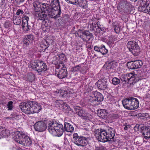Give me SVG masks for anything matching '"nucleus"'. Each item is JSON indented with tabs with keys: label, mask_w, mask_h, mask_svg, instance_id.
Here are the masks:
<instances>
[{
	"label": "nucleus",
	"mask_w": 150,
	"mask_h": 150,
	"mask_svg": "<svg viewBox=\"0 0 150 150\" xmlns=\"http://www.w3.org/2000/svg\"><path fill=\"white\" fill-rule=\"evenodd\" d=\"M19 107L23 112L27 114L38 113L42 109L40 104L37 102L31 101L21 103Z\"/></svg>",
	"instance_id": "f257e3e1"
},
{
	"label": "nucleus",
	"mask_w": 150,
	"mask_h": 150,
	"mask_svg": "<svg viewBox=\"0 0 150 150\" xmlns=\"http://www.w3.org/2000/svg\"><path fill=\"white\" fill-rule=\"evenodd\" d=\"M47 124L49 132L53 135L60 137L63 134L64 128L62 124L50 120L47 121Z\"/></svg>",
	"instance_id": "f03ea898"
},
{
	"label": "nucleus",
	"mask_w": 150,
	"mask_h": 150,
	"mask_svg": "<svg viewBox=\"0 0 150 150\" xmlns=\"http://www.w3.org/2000/svg\"><path fill=\"white\" fill-rule=\"evenodd\" d=\"M15 141L23 146H29L32 144V140L30 137L22 132H16Z\"/></svg>",
	"instance_id": "7ed1b4c3"
},
{
	"label": "nucleus",
	"mask_w": 150,
	"mask_h": 150,
	"mask_svg": "<svg viewBox=\"0 0 150 150\" xmlns=\"http://www.w3.org/2000/svg\"><path fill=\"white\" fill-rule=\"evenodd\" d=\"M122 103L125 108L129 110L137 109L139 105L138 100L133 97H129L124 99L122 100Z\"/></svg>",
	"instance_id": "20e7f679"
},
{
	"label": "nucleus",
	"mask_w": 150,
	"mask_h": 150,
	"mask_svg": "<svg viewBox=\"0 0 150 150\" xmlns=\"http://www.w3.org/2000/svg\"><path fill=\"white\" fill-rule=\"evenodd\" d=\"M103 99V96L100 93L97 91L93 92L92 94L89 96L88 100L91 105H97L100 104V102Z\"/></svg>",
	"instance_id": "39448f33"
},
{
	"label": "nucleus",
	"mask_w": 150,
	"mask_h": 150,
	"mask_svg": "<svg viewBox=\"0 0 150 150\" xmlns=\"http://www.w3.org/2000/svg\"><path fill=\"white\" fill-rule=\"evenodd\" d=\"M44 8L45 9L44 12L45 13H47V16L51 18H53L55 20L57 18L60 17L61 14V10L52 8L48 4L47 6H45Z\"/></svg>",
	"instance_id": "423d86ee"
},
{
	"label": "nucleus",
	"mask_w": 150,
	"mask_h": 150,
	"mask_svg": "<svg viewBox=\"0 0 150 150\" xmlns=\"http://www.w3.org/2000/svg\"><path fill=\"white\" fill-rule=\"evenodd\" d=\"M31 67L32 69H35L40 74L43 73L47 69L46 64L43 62L39 60L33 62L31 63Z\"/></svg>",
	"instance_id": "0eeeda50"
},
{
	"label": "nucleus",
	"mask_w": 150,
	"mask_h": 150,
	"mask_svg": "<svg viewBox=\"0 0 150 150\" xmlns=\"http://www.w3.org/2000/svg\"><path fill=\"white\" fill-rule=\"evenodd\" d=\"M73 137V142L77 146L84 147L87 145L88 138L83 136H79L78 134L76 133H74Z\"/></svg>",
	"instance_id": "6e6552de"
},
{
	"label": "nucleus",
	"mask_w": 150,
	"mask_h": 150,
	"mask_svg": "<svg viewBox=\"0 0 150 150\" xmlns=\"http://www.w3.org/2000/svg\"><path fill=\"white\" fill-rule=\"evenodd\" d=\"M127 46L130 52L134 56L139 55L140 49L138 43L134 41H130L128 42Z\"/></svg>",
	"instance_id": "1a4fd4ad"
},
{
	"label": "nucleus",
	"mask_w": 150,
	"mask_h": 150,
	"mask_svg": "<svg viewBox=\"0 0 150 150\" xmlns=\"http://www.w3.org/2000/svg\"><path fill=\"white\" fill-rule=\"evenodd\" d=\"M104 129H96L94 132L95 136L96 139L103 142H107L105 134L103 133Z\"/></svg>",
	"instance_id": "9d476101"
},
{
	"label": "nucleus",
	"mask_w": 150,
	"mask_h": 150,
	"mask_svg": "<svg viewBox=\"0 0 150 150\" xmlns=\"http://www.w3.org/2000/svg\"><path fill=\"white\" fill-rule=\"evenodd\" d=\"M74 109L78 116L82 118L89 120L91 119L92 116L85 110L81 109L79 107H75Z\"/></svg>",
	"instance_id": "9b49d317"
},
{
	"label": "nucleus",
	"mask_w": 150,
	"mask_h": 150,
	"mask_svg": "<svg viewBox=\"0 0 150 150\" xmlns=\"http://www.w3.org/2000/svg\"><path fill=\"white\" fill-rule=\"evenodd\" d=\"M47 4L46 3H41L37 1H35L33 3L34 11L36 13L40 12L41 10L44 12L45 9L44 8L45 6H47Z\"/></svg>",
	"instance_id": "f8f14e48"
},
{
	"label": "nucleus",
	"mask_w": 150,
	"mask_h": 150,
	"mask_svg": "<svg viewBox=\"0 0 150 150\" xmlns=\"http://www.w3.org/2000/svg\"><path fill=\"white\" fill-rule=\"evenodd\" d=\"M143 64L141 60H135L127 63L128 68L131 69H137L141 67Z\"/></svg>",
	"instance_id": "ddd939ff"
},
{
	"label": "nucleus",
	"mask_w": 150,
	"mask_h": 150,
	"mask_svg": "<svg viewBox=\"0 0 150 150\" xmlns=\"http://www.w3.org/2000/svg\"><path fill=\"white\" fill-rule=\"evenodd\" d=\"M115 133V129L109 127L107 129L104 130V132L103 133H105V134L107 141H109L111 140V139L114 138Z\"/></svg>",
	"instance_id": "4468645a"
},
{
	"label": "nucleus",
	"mask_w": 150,
	"mask_h": 150,
	"mask_svg": "<svg viewBox=\"0 0 150 150\" xmlns=\"http://www.w3.org/2000/svg\"><path fill=\"white\" fill-rule=\"evenodd\" d=\"M34 127L36 131L42 132L46 129L47 125L44 122L40 121L37 122L35 124Z\"/></svg>",
	"instance_id": "2eb2a0df"
},
{
	"label": "nucleus",
	"mask_w": 150,
	"mask_h": 150,
	"mask_svg": "<svg viewBox=\"0 0 150 150\" xmlns=\"http://www.w3.org/2000/svg\"><path fill=\"white\" fill-rule=\"evenodd\" d=\"M107 81L106 79H100L96 83L98 88L100 90H104L107 88L108 84Z\"/></svg>",
	"instance_id": "dca6fc26"
},
{
	"label": "nucleus",
	"mask_w": 150,
	"mask_h": 150,
	"mask_svg": "<svg viewBox=\"0 0 150 150\" xmlns=\"http://www.w3.org/2000/svg\"><path fill=\"white\" fill-rule=\"evenodd\" d=\"M61 64L62 65V67L61 68V69L57 74V77L60 79L65 78L67 76V74L66 67H65L62 63H61ZM56 74H57V73Z\"/></svg>",
	"instance_id": "f3484780"
},
{
	"label": "nucleus",
	"mask_w": 150,
	"mask_h": 150,
	"mask_svg": "<svg viewBox=\"0 0 150 150\" xmlns=\"http://www.w3.org/2000/svg\"><path fill=\"white\" fill-rule=\"evenodd\" d=\"M142 133L144 138L148 140L150 138V127L145 126L142 128Z\"/></svg>",
	"instance_id": "a211bd4d"
},
{
	"label": "nucleus",
	"mask_w": 150,
	"mask_h": 150,
	"mask_svg": "<svg viewBox=\"0 0 150 150\" xmlns=\"http://www.w3.org/2000/svg\"><path fill=\"white\" fill-rule=\"evenodd\" d=\"M130 77H129V81H128V83L132 84L135 83L139 80L138 75L136 74H133V73H130Z\"/></svg>",
	"instance_id": "6ab92c4d"
},
{
	"label": "nucleus",
	"mask_w": 150,
	"mask_h": 150,
	"mask_svg": "<svg viewBox=\"0 0 150 150\" xmlns=\"http://www.w3.org/2000/svg\"><path fill=\"white\" fill-rule=\"evenodd\" d=\"M49 2L50 3V6L52 8L61 10L60 3L59 0H50Z\"/></svg>",
	"instance_id": "aec40b11"
},
{
	"label": "nucleus",
	"mask_w": 150,
	"mask_h": 150,
	"mask_svg": "<svg viewBox=\"0 0 150 150\" xmlns=\"http://www.w3.org/2000/svg\"><path fill=\"white\" fill-rule=\"evenodd\" d=\"M35 17L36 18H38V19L41 20H45L47 18V13H45L44 12H39L35 13Z\"/></svg>",
	"instance_id": "412c9836"
},
{
	"label": "nucleus",
	"mask_w": 150,
	"mask_h": 150,
	"mask_svg": "<svg viewBox=\"0 0 150 150\" xmlns=\"http://www.w3.org/2000/svg\"><path fill=\"white\" fill-rule=\"evenodd\" d=\"M108 114L107 110L105 109L100 110L98 111V115L103 118H106Z\"/></svg>",
	"instance_id": "4be33fe9"
},
{
	"label": "nucleus",
	"mask_w": 150,
	"mask_h": 150,
	"mask_svg": "<svg viewBox=\"0 0 150 150\" xmlns=\"http://www.w3.org/2000/svg\"><path fill=\"white\" fill-rule=\"evenodd\" d=\"M64 128L65 130L67 132H71L74 130V127L70 123L65 122L64 125Z\"/></svg>",
	"instance_id": "5701e85b"
},
{
	"label": "nucleus",
	"mask_w": 150,
	"mask_h": 150,
	"mask_svg": "<svg viewBox=\"0 0 150 150\" xmlns=\"http://www.w3.org/2000/svg\"><path fill=\"white\" fill-rule=\"evenodd\" d=\"M130 75L129 73L125 75H122L121 76L120 79L123 82H124V83H126L127 82L128 83Z\"/></svg>",
	"instance_id": "b1692460"
},
{
	"label": "nucleus",
	"mask_w": 150,
	"mask_h": 150,
	"mask_svg": "<svg viewBox=\"0 0 150 150\" xmlns=\"http://www.w3.org/2000/svg\"><path fill=\"white\" fill-rule=\"evenodd\" d=\"M106 65L107 66L106 69L108 70L113 69L115 66V62L114 61H111L110 62L107 61L106 63Z\"/></svg>",
	"instance_id": "393cba45"
},
{
	"label": "nucleus",
	"mask_w": 150,
	"mask_h": 150,
	"mask_svg": "<svg viewBox=\"0 0 150 150\" xmlns=\"http://www.w3.org/2000/svg\"><path fill=\"white\" fill-rule=\"evenodd\" d=\"M9 134V132L8 130L0 129V139L8 136Z\"/></svg>",
	"instance_id": "a878e982"
},
{
	"label": "nucleus",
	"mask_w": 150,
	"mask_h": 150,
	"mask_svg": "<svg viewBox=\"0 0 150 150\" xmlns=\"http://www.w3.org/2000/svg\"><path fill=\"white\" fill-rule=\"evenodd\" d=\"M21 26L23 30L25 32L29 31L31 28L30 26L28 25V23L22 22Z\"/></svg>",
	"instance_id": "bb28decb"
},
{
	"label": "nucleus",
	"mask_w": 150,
	"mask_h": 150,
	"mask_svg": "<svg viewBox=\"0 0 150 150\" xmlns=\"http://www.w3.org/2000/svg\"><path fill=\"white\" fill-rule=\"evenodd\" d=\"M57 103L59 104L60 105L63 107L65 109H68L69 110L70 109L69 106L66 103L64 102L62 100H59L57 101Z\"/></svg>",
	"instance_id": "cd10ccee"
},
{
	"label": "nucleus",
	"mask_w": 150,
	"mask_h": 150,
	"mask_svg": "<svg viewBox=\"0 0 150 150\" xmlns=\"http://www.w3.org/2000/svg\"><path fill=\"white\" fill-rule=\"evenodd\" d=\"M148 4L146 1H142L139 8V9L140 11H143L144 12V10H146V6Z\"/></svg>",
	"instance_id": "c85d7f7f"
},
{
	"label": "nucleus",
	"mask_w": 150,
	"mask_h": 150,
	"mask_svg": "<svg viewBox=\"0 0 150 150\" xmlns=\"http://www.w3.org/2000/svg\"><path fill=\"white\" fill-rule=\"evenodd\" d=\"M79 4L83 8H86L87 7V1L86 0H81Z\"/></svg>",
	"instance_id": "c756f323"
},
{
	"label": "nucleus",
	"mask_w": 150,
	"mask_h": 150,
	"mask_svg": "<svg viewBox=\"0 0 150 150\" xmlns=\"http://www.w3.org/2000/svg\"><path fill=\"white\" fill-rule=\"evenodd\" d=\"M100 52L103 55H105L108 52V50L105 48V47L104 45H103L102 47H101L100 49Z\"/></svg>",
	"instance_id": "7c9ffc66"
},
{
	"label": "nucleus",
	"mask_w": 150,
	"mask_h": 150,
	"mask_svg": "<svg viewBox=\"0 0 150 150\" xmlns=\"http://www.w3.org/2000/svg\"><path fill=\"white\" fill-rule=\"evenodd\" d=\"M13 23L15 24L19 25L21 22V19L18 17H14L13 20Z\"/></svg>",
	"instance_id": "2f4dec72"
},
{
	"label": "nucleus",
	"mask_w": 150,
	"mask_h": 150,
	"mask_svg": "<svg viewBox=\"0 0 150 150\" xmlns=\"http://www.w3.org/2000/svg\"><path fill=\"white\" fill-rule=\"evenodd\" d=\"M27 79L29 81H32L35 79L34 75L31 73H29L27 75Z\"/></svg>",
	"instance_id": "473e14b6"
},
{
	"label": "nucleus",
	"mask_w": 150,
	"mask_h": 150,
	"mask_svg": "<svg viewBox=\"0 0 150 150\" xmlns=\"http://www.w3.org/2000/svg\"><path fill=\"white\" fill-rule=\"evenodd\" d=\"M83 65L82 64H80L78 65H77L75 67H73L72 68V70L74 72L77 71H80L81 66Z\"/></svg>",
	"instance_id": "72a5a7b5"
},
{
	"label": "nucleus",
	"mask_w": 150,
	"mask_h": 150,
	"mask_svg": "<svg viewBox=\"0 0 150 150\" xmlns=\"http://www.w3.org/2000/svg\"><path fill=\"white\" fill-rule=\"evenodd\" d=\"M120 82V80L116 77L113 78L112 80V83L114 85H117L119 84Z\"/></svg>",
	"instance_id": "f704fd0d"
},
{
	"label": "nucleus",
	"mask_w": 150,
	"mask_h": 150,
	"mask_svg": "<svg viewBox=\"0 0 150 150\" xmlns=\"http://www.w3.org/2000/svg\"><path fill=\"white\" fill-rule=\"evenodd\" d=\"M83 35H85L86 37H90V38H87L88 40L87 41H88L90 40V38L92 37L93 35L92 34L89 32L88 31H86L84 32Z\"/></svg>",
	"instance_id": "c9c22d12"
},
{
	"label": "nucleus",
	"mask_w": 150,
	"mask_h": 150,
	"mask_svg": "<svg viewBox=\"0 0 150 150\" xmlns=\"http://www.w3.org/2000/svg\"><path fill=\"white\" fill-rule=\"evenodd\" d=\"M13 102L12 101H10L8 102V103L7 104V106L8 108V110H11L13 107Z\"/></svg>",
	"instance_id": "e433bc0d"
},
{
	"label": "nucleus",
	"mask_w": 150,
	"mask_h": 150,
	"mask_svg": "<svg viewBox=\"0 0 150 150\" xmlns=\"http://www.w3.org/2000/svg\"><path fill=\"white\" fill-rule=\"evenodd\" d=\"M25 39H27L30 41V42L31 43L33 39V36L31 35H29L26 36Z\"/></svg>",
	"instance_id": "4c0bfd02"
},
{
	"label": "nucleus",
	"mask_w": 150,
	"mask_h": 150,
	"mask_svg": "<svg viewBox=\"0 0 150 150\" xmlns=\"http://www.w3.org/2000/svg\"><path fill=\"white\" fill-rule=\"evenodd\" d=\"M29 19V17L28 16L23 14L22 18V22L28 23Z\"/></svg>",
	"instance_id": "58836bf2"
},
{
	"label": "nucleus",
	"mask_w": 150,
	"mask_h": 150,
	"mask_svg": "<svg viewBox=\"0 0 150 150\" xmlns=\"http://www.w3.org/2000/svg\"><path fill=\"white\" fill-rule=\"evenodd\" d=\"M144 13H147L150 14V1L148 3L146 6V10H144Z\"/></svg>",
	"instance_id": "ea45409f"
},
{
	"label": "nucleus",
	"mask_w": 150,
	"mask_h": 150,
	"mask_svg": "<svg viewBox=\"0 0 150 150\" xmlns=\"http://www.w3.org/2000/svg\"><path fill=\"white\" fill-rule=\"evenodd\" d=\"M23 46L24 47H27L29 45V44L31 43L28 40H27V39H25V38L23 40Z\"/></svg>",
	"instance_id": "a19ab883"
},
{
	"label": "nucleus",
	"mask_w": 150,
	"mask_h": 150,
	"mask_svg": "<svg viewBox=\"0 0 150 150\" xmlns=\"http://www.w3.org/2000/svg\"><path fill=\"white\" fill-rule=\"evenodd\" d=\"M84 33V32L80 29L79 30L77 31V34L78 36L81 38H82L81 37L83 35Z\"/></svg>",
	"instance_id": "79ce46f5"
},
{
	"label": "nucleus",
	"mask_w": 150,
	"mask_h": 150,
	"mask_svg": "<svg viewBox=\"0 0 150 150\" xmlns=\"http://www.w3.org/2000/svg\"><path fill=\"white\" fill-rule=\"evenodd\" d=\"M87 67L86 66H81V69H80V72L82 73H86V72Z\"/></svg>",
	"instance_id": "37998d69"
},
{
	"label": "nucleus",
	"mask_w": 150,
	"mask_h": 150,
	"mask_svg": "<svg viewBox=\"0 0 150 150\" xmlns=\"http://www.w3.org/2000/svg\"><path fill=\"white\" fill-rule=\"evenodd\" d=\"M11 26L9 21H6L4 24V26L6 28H8Z\"/></svg>",
	"instance_id": "c03bdc74"
},
{
	"label": "nucleus",
	"mask_w": 150,
	"mask_h": 150,
	"mask_svg": "<svg viewBox=\"0 0 150 150\" xmlns=\"http://www.w3.org/2000/svg\"><path fill=\"white\" fill-rule=\"evenodd\" d=\"M16 116L15 115H11L10 116L6 118V119H9L10 120H14L16 118L15 117Z\"/></svg>",
	"instance_id": "a18cd8bd"
},
{
	"label": "nucleus",
	"mask_w": 150,
	"mask_h": 150,
	"mask_svg": "<svg viewBox=\"0 0 150 150\" xmlns=\"http://www.w3.org/2000/svg\"><path fill=\"white\" fill-rule=\"evenodd\" d=\"M58 57L59 59L62 60L65 59V56L63 53H62L58 55Z\"/></svg>",
	"instance_id": "49530a36"
},
{
	"label": "nucleus",
	"mask_w": 150,
	"mask_h": 150,
	"mask_svg": "<svg viewBox=\"0 0 150 150\" xmlns=\"http://www.w3.org/2000/svg\"><path fill=\"white\" fill-rule=\"evenodd\" d=\"M111 116L113 119H116L119 118V115L117 114H113L111 115Z\"/></svg>",
	"instance_id": "de8ad7c7"
},
{
	"label": "nucleus",
	"mask_w": 150,
	"mask_h": 150,
	"mask_svg": "<svg viewBox=\"0 0 150 150\" xmlns=\"http://www.w3.org/2000/svg\"><path fill=\"white\" fill-rule=\"evenodd\" d=\"M43 44H44L45 46L46 47L45 49H47L50 46L49 42L46 40H45L43 42Z\"/></svg>",
	"instance_id": "09e8293b"
},
{
	"label": "nucleus",
	"mask_w": 150,
	"mask_h": 150,
	"mask_svg": "<svg viewBox=\"0 0 150 150\" xmlns=\"http://www.w3.org/2000/svg\"><path fill=\"white\" fill-rule=\"evenodd\" d=\"M24 13V12L21 9H18L16 13L17 15H19L20 14H22Z\"/></svg>",
	"instance_id": "8fccbe9b"
},
{
	"label": "nucleus",
	"mask_w": 150,
	"mask_h": 150,
	"mask_svg": "<svg viewBox=\"0 0 150 150\" xmlns=\"http://www.w3.org/2000/svg\"><path fill=\"white\" fill-rule=\"evenodd\" d=\"M97 28H96V31H95L96 33H97L96 34V35H97L98 33H99L100 32V31L99 26L98 25V23L97 24Z\"/></svg>",
	"instance_id": "3c124183"
},
{
	"label": "nucleus",
	"mask_w": 150,
	"mask_h": 150,
	"mask_svg": "<svg viewBox=\"0 0 150 150\" xmlns=\"http://www.w3.org/2000/svg\"><path fill=\"white\" fill-rule=\"evenodd\" d=\"M78 0H69V2L73 4H75L78 2Z\"/></svg>",
	"instance_id": "603ef678"
},
{
	"label": "nucleus",
	"mask_w": 150,
	"mask_h": 150,
	"mask_svg": "<svg viewBox=\"0 0 150 150\" xmlns=\"http://www.w3.org/2000/svg\"><path fill=\"white\" fill-rule=\"evenodd\" d=\"M100 47H98L97 46H95L94 47V50L96 51L100 52V51L99 50H100Z\"/></svg>",
	"instance_id": "864d4df0"
},
{
	"label": "nucleus",
	"mask_w": 150,
	"mask_h": 150,
	"mask_svg": "<svg viewBox=\"0 0 150 150\" xmlns=\"http://www.w3.org/2000/svg\"><path fill=\"white\" fill-rule=\"evenodd\" d=\"M24 0H15V2L17 4L19 5L24 1Z\"/></svg>",
	"instance_id": "5fc2aeb1"
},
{
	"label": "nucleus",
	"mask_w": 150,
	"mask_h": 150,
	"mask_svg": "<svg viewBox=\"0 0 150 150\" xmlns=\"http://www.w3.org/2000/svg\"><path fill=\"white\" fill-rule=\"evenodd\" d=\"M99 27L100 28V31H103V32H105V28H104L102 26H101V25H100Z\"/></svg>",
	"instance_id": "6e6d98bb"
},
{
	"label": "nucleus",
	"mask_w": 150,
	"mask_h": 150,
	"mask_svg": "<svg viewBox=\"0 0 150 150\" xmlns=\"http://www.w3.org/2000/svg\"><path fill=\"white\" fill-rule=\"evenodd\" d=\"M130 127V126L128 125L125 126L124 128V129L125 130H127L128 128H129Z\"/></svg>",
	"instance_id": "4d7b16f0"
},
{
	"label": "nucleus",
	"mask_w": 150,
	"mask_h": 150,
	"mask_svg": "<svg viewBox=\"0 0 150 150\" xmlns=\"http://www.w3.org/2000/svg\"><path fill=\"white\" fill-rule=\"evenodd\" d=\"M112 38V37L111 36L109 37V38H110L109 39V43L110 44H111L112 43V42H114V41H113L111 39V38Z\"/></svg>",
	"instance_id": "13d9d810"
},
{
	"label": "nucleus",
	"mask_w": 150,
	"mask_h": 150,
	"mask_svg": "<svg viewBox=\"0 0 150 150\" xmlns=\"http://www.w3.org/2000/svg\"><path fill=\"white\" fill-rule=\"evenodd\" d=\"M93 47V46L91 45H89L87 46L88 48L89 49H91Z\"/></svg>",
	"instance_id": "bf43d9fd"
},
{
	"label": "nucleus",
	"mask_w": 150,
	"mask_h": 150,
	"mask_svg": "<svg viewBox=\"0 0 150 150\" xmlns=\"http://www.w3.org/2000/svg\"><path fill=\"white\" fill-rule=\"evenodd\" d=\"M60 67H61V66L60 64H58L56 66V67L57 69L59 68Z\"/></svg>",
	"instance_id": "052dcab7"
},
{
	"label": "nucleus",
	"mask_w": 150,
	"mask_h": 150,
	"mask_svg": "<svg viewBox=\"0 0 150 150\" xmlns=\"http://www.w3.org/2000/svg\"><path fill=\"white\" fill-rule=\"evenodd\" d=\"M115 32H116V33H118L119 32V30H118L117 31H116V28H115Z\"/></svg>",
	"instance_id": "680f3d73"
},
{
	"label": "nucleus",
	"mask_w": 150,
	"mask_h": 150,
	"mask_svg": "<svg viewBox=\"0 0 150 150\" xmlns=\"http://www.w3.org/2000/svg\"><path fill=\"white\" fill-rule=\"evenodd\" d=\"M137 0H130V1H132L136 2L137 1Z\"/></svg>",
	"instance_id": "e2e57ef3"
},
{
	"label": "nucleus",
	"mask_w": 150,
	"mask_h": 150,
	"mask_svg": "<svg viewBox=\"0 0 150 150\" xmlns=\"http://www.w3.org/2000/svg\"><path fill=\"white\" fill-rule=\"evenodd\" d=\"M66 1H69V0H66Z\"/></svg>",
	"instance_id": "0e129e2a"
},
{
	"label": "nucleus",
	"mask_w": 150,
	"mask_h": 150,
	"mask_svg": "<svg viewBox=\"0 0 150 150\" xmlns=\"http://www.w3.org/2000/svg\"><path fill=\"white\" fill-rule=\"evenodd\" d=\"M93 30L95 31V29H94Z\"/></svg>",
	"instance_id": "69168bd1"
}]
</instances>
